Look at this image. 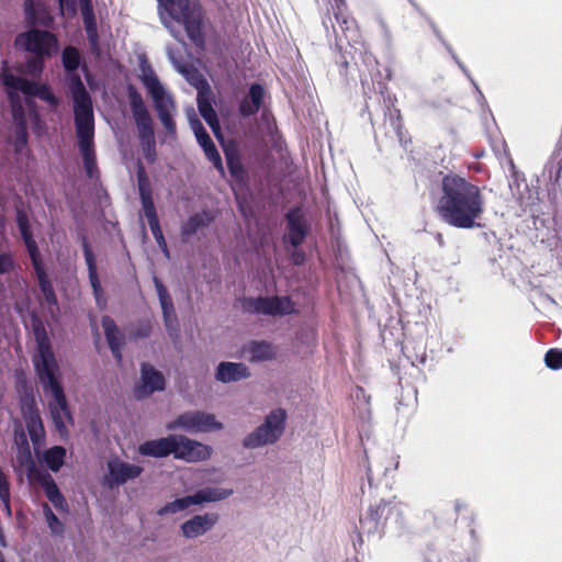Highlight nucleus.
<instances>
[{"label":"nucleus","mask_w":562,"mask_h":562,"mask_svg":"<svg viewBox=\"0 0 562 562\" xmlns=\"http://www.w3.org/2000/svg\"><path fill=\"white\" fill-rule=\"evenodd\" d=\"M146 158L149 160V161H154V158H155V150L153 149V154L151 153H148L146 155Z\"/></svg>","instance_id":"57"},{"label":"nucleus","mask_w":562,"mask_h":562,"mask_svg":"<svg viewBox=\"0 0 562 562\" xmlns=\"http://www.w3.org/2000/svg\"><path fill=\"white\" fill-rule=\"evenodd\" d=\"M367 475H368V480L371 482L372 480H374V477L378 475L374 473L373 471V468L371 464H368L367 465Z\"/></svg>","instance_id":"55"},{"label":"nucleus","mask_w":562,"mask_h":562,"mask_svg":"<svg viewBox=\"0 0 562 562\" xmlns=\"http://www.w3.org/2000/svg\"><path fill=\"white\" fill-rule=\"evenodd\" d=\"M286 412L283 408L271 411L262 425L247 435L243 445L247 448H257L278 441L285 428Z\"/></svg>","instance_id":"8"},{"label":"nucleus","mask_w":562,"mask_h":562,"mask_svg":"<svg viewBox=\"0 0 562 562\" xmlns=\"http://www.w3.org/2000/svg\"><path fill=\"white\" fill-rule=\"evenodd\" d=\"M15 45L33 55L50 57L58 48V38L48 30L32 27L15 37Z\"/></svg>","instance_id":"10"},{"label":"nucleus","mask_w":562,"mask_h":562,"mask_svg":"<svg viewBox=\"0 0 562 562\" xmlns=\"http://www.w3.org/2000/svg\"><path fill=\"white\" fill-rule=\"evenodd\" d=\"M3 86L5 88L7 97H8V100L10 102L11 109L15 108L16 105H23L22 102H21V98L19 95V92H21L20 89L11 88L8 85H3Z\"/></svg>","instance_id":"49"},{"label":"nucleus","mask_w":562,"mask_h":562,"mask_svg":"<svg viewBox=\"0 0 562 562\" xmlns=\"http://www.w3.org/2000/svg\"><path fill=\"white\" fill-rule=\"evenodd\" d=\"M322 24L327 32L331 30L337 42L345 41L349 46L362 44L360 29L346 0H324Z\"/></svg>","instance_id":"5"},{"label":"nucleus","mask_w":562,"mask_h":562,"mask_svg":"<svg viewBox=\"0 0 562 562\" xmlns=\"http://www.w3.org/2000/svg\"><path fill=\"white\" fill-rule=\"evenodd\" d=\"M43 490L46 497L53 504L57 512L61 514L69 513V505L67 503V499L60 492L55 481H52L50 483L46 484V486H44Z\"/></svg>","instance_id":"37"},{"label":"nucleus","mask_w":562,"mask_h":562,"mask_svg":"<svg viewBox=\"0 0 562 562\" xmlns=\"http://www.w3.org/2000/svg\"><path fill=\"white\" fill-rule=\"evenodd\" d=\"M25 428L21 423L14 425V446L16 457H66V449L55 446L45 448V428L34 401L22 406Z\"/></svg>","instance_id":"4"},{"label":"nucleus","mask_w":562,"mask_h":562,"mask_svg":"<svg viewBox=\"0 0 562 562\" xmlns=\"http://www.w3.org/2000/svg\"><path fill=\"white\" fill-rule=\"evenodd\" d=\"M138 452L144 457H210L211 449L184 436L170 435L142 443Z\"/></svg>","instance_id":"6"},{"label":"nucleus","mask_w":562,"mask_h":562,"mask_svg":"<svg viewBox=\"0 0 562 562\" xmlns=\"http://www.w3.org/2000/svg\"><path fill=\"white\" fill-rule=\"evenodd\" d=\"M24 241V245L27 249L29 256L32 261L33 268H37L40 266H43V259L40 252V249L37 247V244L33 237V234L27 235L26 237L22 238Z\"/></svg>","instance_id":"41"},{"label":"nucleus","mask_w":562,"mask_h":562,"mask_svg":"<svg viewBox=\"0 0 562 562\" xmlns=\"http://www.w3.org/2000/svg\"><path fill=\"white\" fill-rule=\"evenodd\" d=\"M265 90L260 83H252L249 88V99L245 98L239 103V113L244 117L256 114L263 103Z\"/></svg>","instance_id":"28"},{"label":"nucleus","mask_w":562,"mask_h":562,"mask_svg":"<svg viewBox=\"0 0 562 562\" xmlns=\"http://www.w3.org/2000/svg\"><path fill=\"white\" fill-rule=\"evenodd\" d=\"M166 380L164 374L156 370L149 363H143L140 367V384L134 387V396L143 400L151 395L154 392L164 391Z\"/></svg>","instance_id":"16"},{"label":"nucleus","mask_w":562,"mask_h":562,"mask_svg":"<svg viewBox=\"0 0 562 562\" xmlns=\"http://www.w3.org/2000/svg\"><path fill=\"white\" fill-rule=\"evenodd\" d=\"M0 82L2 85H8L11 88L20 89V91L26 97L38 98L48 103L50 106L56 108L59 104V99L54 94L47 83L34 82L26 78L13 75L9 71L7 60L2 61Z\"/></svg>","instance_id":"9"},{"label":"nucleus","mask_w":562,"mask_h":562,"mask_svg":"<svg viewBox=\"0 0 562 562\" xmlns=\"http://www.w3.org/2000/svg\"><path fill=\"white\" fill-rule=\"evenodd\" d=\"M212 221L213 216L206 211L195 213L182 224L181 234L183 237H191L201 228L206 227Z\"/></svg>","instance_id":"36"},{"label":"nucleus","mask_w":562,"mask_h":562,"mask_svg":"<svg viewBox=\"0 0 562 562\" xmlns=\"http://www.w3.org/2000/svg\"><path fill=\"white\" fill-rule=\"evenodd\" d=\"M101 324L109 348L117 362L122 361L121 349L124 345V336L120 333L115 322L110 316H103Z\"/></svg>","instance_id":"26"},{"label":"nucleus","mask_w":562,"mask_h":562,"mask_svg":"<svg viewBox=\"0 0 562 562\" xmlns=\"http://www.w3.org/2000/svg\"><path fill=\"white\" fill-rule=\"evenodd\" d=\"M33 333L38 349V353L33 358L34 369L44 392L52 395L48 409L54 428L60 438L66 439L68 426L74 424V418L58 379L59 368L47 331L40 319L33 322Z\"/></svg>","instance_id":"2"},{"label":"nucleus","mask_w":562,"mask_h":562,"mask_svg":"<svg viewBox=\"0 0 562 562\" xmlns=\"http://www.w3.org/2000/svg\"><path fill=\"white\" fill-rule=\"evenodd\" d=\"M198 109L201 116L205 120L209 126L212 128L216 137H221V126L217 119V114L212 106L210 99L205 98L201 92L198 95Z\"/></svg>","instance_id":"35"},{"label":"nucleus","mask_w":562,"mask_h":562,"mask_svg":"<svg viewBox=\"0 0 562 562\" xmlns=\"http://www.w3.org/2000/svg\"><path fill=\"white\" fill-rule=\"evenodd\" d=\"M108 469L109 474L104 476V484L111 488L139 476L143 471L140 467L122 462L120 459H110Z\"/></svg>","instance_id":"18"},{"label":"nucleus","mask_w":562,"mask_h":562,"mask_svg":"<svg viewBox=\"0 0 562 562\" xmlns=\"http://www.w3.org/2000/svg\"><path fill=\"white\" fill-rule=\"evenodd\" d=\"M42 512L45 518V521L50 530V532L55 536H61L65 532L64 522L54 514L52 507L47 503L42 504Z\"/></svg>","instance_id":"39"},{"label":"nucleus","mask_w":562,"mask_h":562,"mask_svg":"<svg viewBox=\"0 0 562 562\" xmlns=\"http://www.w3.org/2000/svg\"><path fill=\"white\" fill-rule=\"evenodd\" d=\"M58 4L61 14H67L68 18L77 15V0H58Z\"/></svg>","instance_id":"46"},{"label":"nucleus","mask_w":562,"mask_h":562,"mask_svg":"<svg viewBox=\"0 0 562 562\" xmlns=\"http://www.w3.org/2000/svg\"><path fill=\"white\" fill-rule=\"evenodd\" d=\"M436 213L452 227H479L485 212L482 188L460 173L449 171L441 177Z\"/></svg>","instance_id":"1"},{"label":"nucleus","mask_w":562,"mask_h":562,"mask_svg":"<svg viewBox=\"0 0 562 562\" xmlns=\"http://www.w3.org/2000/svg\"><path fill=\"white\" fill-rule=\"evenodd\" d=\"M47 57L33 55L32 58L27 59L26 68L29 74L37 75L41 74L44 69L45 59Z\"/></svg>","instance_id":"45"},{"label":"nucleus","mask_w":562,"mask_h":562,"mask_svg":"<svg viewBox=\"0 0 562 562\" xmlns=\"http://www.w3.org/2000/svg\"><path fill=\"white\" fill-rule=\"evenodd\" d=\"M246 311L255 314L283 316L294 312V305L289 296H258L247 299L244 303Z\"/></svg>","instance_id":"13"},{"label":"nucleus","mask_w":562,"mask_h":562,"mask_svg":"<svg viewBox=\"0 0 562 562\" xmlns=\"http://www.w3.org/2000/svg\"><path fill=\"white\" fill-rule=\"evenodd\" d=\"M24 20L29 26L49 29L54 25V18L41 0L23 1Z\"/></svg>","instance_id":"21"},{"label":"nucleus","mask_w":562,"mask_h":562,"mask_svg":"<svg viewBox=\"0 0 562 562\" xmlns=\"http://www.w3.org/2000/svg\"><path fill=\"white\" fill-rule=\"evenodd\" d=\"M245 350L249 353L251 362L271 361L277 358V348L266 340H251Z\"/></svg>","instance_id":"29"},{"label":"nucleus","mask_w":562,"mask_h":562,"mask_svg":"<svg viewBox=\"0 0 562 562\" xmlns=\"http://www.w3.org/2000/svg\"><path fill=\"white\" fill-rule=\"evenodd\" d=\"M395 508L394 502L381 499L379 503L370 506L364 520L361 521L370 525L369 531H376L380 527L384 526Z\"/></svg>","instance_id":"24"},{"label":"nucleus","mask_w":562,"mask_h":562,"mask_svg":"<svg viewBox=\"0 0 562 562\" xmlns=\"http://www.w3.org/2000/svg\"><path fill=\"white\" fill-rule=\"evenodd\" d=\"M82 248L88 267L89 281L94 295L98 297L102 292V288L97 272L95 256L86 236L82 237Z\"/></svg>","instance_id":"32"},{"label":"nucleus","mask_w":562,"mask_h":562,"mask_svg":"<svg viewBox=\"0 0 562 562\" xmlns=\"http://www.w3.org/2000/svg\"><path fill=\"white\" fill-rule=\"evenodd\" d=\"M158 117L169 134L176 133V122L172 119V112L162 113Z\"/></svg>","instance_id":"50"},{"label":"nucleus","mask_w":562,"mask_h":562,"mask_svg":"<svg viewBox=\"0 0 562 562\" xmlns=\"http://www.w3.org/2000/svg\"><path fill=\"white\" fill-rule=\"evenodd\" d=\"M142 70L140 80L153 98L157 115L175 111L176 104L173 99L166 94L164 87L151 67L146 66L143 67Z\"/></svg>","instance_id":"15"},{"label":"nucleus","mask_w":562,"mask_h":562,"mask_svg":"<svg viewBox=\"0 0 562 562\" xmlns=\"http://www.w3.org/2000/svg\"><path fill=\"white\" fill-rule=\"evenodd\" d=\"M37 459H19V465L25 468L26 477L30 484H38L42 486H46V484L54 481L52 475L44 469L42 465H38Z\"/></svg>","instance_id":"30"},{"label":"nucleus","mask_w":562,"mask_h":562,"mask_svg":"<svg viewBox=\"0 0 562 562\" xmlns=\"http://www.w3.org/2000/svg\"><path fill=\"white\" fill-rule=\"evenodd\" d=\"M232 494V488L205 487L199 490L193 495H188L167 503L158 510V515L176 514L187 509L191 505L222 501L229 497Z\"/></svg>","instance_id":"11"},{"label":"nucleus","mask_w":562,"mask_h":562,"mask_svg":"<svg viewBox=\"0 0 562 562\" xmlns=\"http://www.w3.org/2000/svg\"><path fill=\"white\" fill-rule=\"evenodd\" d=\"M191 126L196 137V140L199 145L202 147L206 158L213 164L214 168L221 175H224L225 170L222 162V157L201 121L196 117L192 119Z\"/></svg>","instance_id":"20"},{"label":"nucleus","mask_w":562,"mask_h":562,"mask_svg":"<svg viewBox=\"0 0 562 562\" xmlns=\"http://www.w3.org/2000/svg\"><path fill=\"white\" fill-rule=\"evenodd\" d=\"M0 502L2 504L3 510L10 516L11 515V505H10V483L8 481L7 475L0 469Z\"/></svg>","instance_id":"42"},{"label":"nucleus","mask_w":562,"mask_h":562,"mask_svg":"<svg viewBox=\"0 0 562 562\" xmlns=\"http://www.w3.org/2000/svg\"><path fill=\"white\" fill-rule=\"evenodd\" d=\"M40 290L44 296V303L47 305L48 310L54 313V310L58 311V301L55 294L53 284L46 273L45 267L40 266L34 268Z\"/></svg>","instance_id":"31"},{"label":"nucleus","mask_w":562,"mask_h":562,"mask_svg":"<svg viewBox=\"0 0 562 562\" xmlns=\"http://www.w3.org/2000/svg\"><path fill=\"white\" fill-rule=\"evenodd\" d=\"M149 330H150V326L149 325L143 326L139 329H137L135 335L137 337H147L149 335Z\"/></svg>","instance_id":"54"},{"label":"nucleus","mask_w":562,"mask_h":562,"mask_svg":"<svg viewBox=\"0 0 562 562\" xmlns=\"http://www.w3.org/2000/svg\"><path fill=\"white\" fill-rule=\"evenodd\" d=\"M27 125H14L12 145L16 154H21L27 145Z\"/></svg>","instance_id":"40"},{"label":"nucleus","mask_w":562,"mask_h":562,"mask_svg":"<svg viewBox=\"0 0 562 562\" xmlns=\"http://www.w3.org/2000/svg\"><path fill=\"white\" fill-rule=\"evenodd\" d=\"M467 507V504L464 503H461L460 501H457L454 503V509H456V513L459 514L461 512V509L465 508Z\"/></svg>","instance_id":"56"},{"label":"nucleus","mask_w":562,"mask_h":562,"mask_svg":"<svg viewBox=\"0 0 562 562\" xmlns=\"http://www.w3.org/2000/svg\"><path fill=\"white\" fill-rule=\"evenodd\" d=\"M227 168L231 177L238 183H246L247 181V171L243 166L240 160V156L235 148H225L224 149Z\"/></svg>","instance_id":"33"},{"label":"nucleus","mask_w":562,"mask_h":562,"mask_svg":"<svg viewBox=\"0 0 562 562\" xmlns=\"http://www.w3.org/2000/svg\"><path fill=\"white\" fill-rule=\"evenodd\" d=\"M127 93L131 111L139 133V138L144 144L154 146L155 137L153 120L144 103L143 97L132 85L128 86Z\"/></svg>","instance_id":"12"},{"label":"nucleus","mask_w":562,"mask_h":562,"mask_svg":"<svg viewBox=\"0 0 562 562\" xmlns=\"http://www.w3.org/2000/svg\"><path fill=\"white\" fill-rule=\"evenodd\" d=\"M154 283L159 297L165 326L168 329H173L177 326V316L172 299L167 288L157 277L154 278Z\"/></svg>","instance_id":"25"},{"label":"nucleus","mask_w":562,"mask_h":562,"mask_svg":"<svg viewBox=\"0 0 562 562\" xmlns=\"http://www.w3.org/2000/svg\"><path fill=\"white\" fill-rule=\"evenodd\" d=\"M79 4L90 49L93 54L99 55V32L92 0H79Z\"/></svg>","instance_id":"22"},{"label":"nucleus","mask_w":562,"mask_h":562,"mask_svg":"<svg viewBox=\"0 0 562 562\" xmlns=\"http://www.w3.org/2000/svg\"><path fill=\"white\" fill-rule=\"evenodd\" d=\"M14 125H27L25 110L23 105H16L11 109Z\"/></svg>","instance_id":"48"},{"label":"nucleus","mask_w":562,"mask_h":562,"mask_svg":"<svg viewBox=\"0 0 562 562\" xmlns=\"http://www.w3.org/2000/svg\"><path fill=\"white\" fill-rule=\"evenodd\" d=\"M18 226H19L22 238L26 237L30 234H33L31 231L29 221L25 216H23V215L18 216Z\"/></svg>","instance_id":"51"},{"label":"nucleus","mask_w":562,"mask_h":562,"mask_svg":"<svg viewBox=\"0 0 562 562\" xmlns=\"http://www.w3.org/2000/svg\"><path fill=\"white\" fill-rule=\"evenodd\" d=\"M136 177L143 214L147 218L148 225H151L159 222V218L153 199L151 183L142 162H138Z\"/></svg>","instance_id":"17"},{"label":"nucleus","mask_w":562,"mask_h":562,"mask_svg":"<svg viewBox=\"0 0 562 562\" xmlns=\"http://www.w3.org/2000/svg\"><path fill=\"white\" fill-rule=\"evenodd\" d=\"M286 220V241L294 248L301 246L310 232V226L306 223L300 209H291L285 214Z\"/></svg>","instance_id":"19"},{"label":"nucleus","mask_w":562,"mask_h":562,"mask_svg":"<svg viewBox=\"0 0 562 562\" xmlns=\"http://www.w3.org/2000/svg\"><path fill=\"white\" fill-rule=\"evenodd\" d=\"M187 461H196L198 459L195 458H192V459H186Z\"/></svg>","instance_id":"58"},{"label":"nucleus","mask_w":562,"mask_h":562,"mask_svg":"<svg viewBox=\"0 0 562 562\" xmlns=\"http://www.w3.org/2000/svg\"><path fill=\"white\" fill-rule=\"evenodd\" d=\"M249 376V368L241 362H221L215 373L216 380L223 383L235 382Z\"/></svg>","instance_id":"27"},{"label":"nucleus","mask_w":562,"mask_h":562,"mask_svg":"<svg viewBox=\"0 0 562 562\" xmlns=\"http://www.w3.org/2000/svg\"><path fill=\"white\" fill-rule=\"evenodd\" d=\"M61 63L69 75V90L71 91V79L80 76L76 72L81 64V55L77 47L68 45L61 52Z\"/></svg>","instance_id":"34"},{"label":"nucleus","mask_w":562,"mask_h":562,"mask_svg":"<svg viewBox=\"0 0 562 562\" xmlns=\"http://www.w3.org/2000/svg\"><path fill=\"white\" fill-rule=\"evenodd\" d=\"M218 519L220 516L216 513L195 515L181 525L182 535L188 539L202 536L211 530Z\"/></svg>","instance_id":"23"},{"label":"nucleus","mask_w":562,"mask_h":562,"mask_svg":"<svg viewBox=\"0 0 562 562\" xmlns=\"http://www.w3.org/2000/svg\"><path fill=\"white\" fill-rule=\"evenodd\" d=\"M71 97L74 101V122L77 146L82 157L83 169L89 179H99L94 145V114L90 93L81 78L71 79Z\"/></svg>","instance_id":"3"},{"label":"nucleus","mask_w":562,"mask_h":562,"mask_svg":"<svg viewBox=\"0 0 562 562\" xmlns=\"http://www.w3.org/2000/svg\"><path fill=\"white\" fill-rule=\"evenodd\" d=\"M544 363L551 370L562 369V349H549L544 355Z\"/></svg>","instance_id":"43"},{"label":"nucleus","mask_w":562,"mask_h":562,"mask_svg":"<svg viewBox=\"0 0 562 562\" xmlns=\"http://www.w3.org/2000/svg\"><path fill=\"white\" fill-rule=\"evenodd\" d=\"M169 429L182 428L187 431L206 432L212 430H220L223 424L217 422L215 415L192 411L180 414L169 426Z\"/></svg>","instance_id":"14"},{"label":"nucleus","mask_w":562,"mask_h":562,"mask_svg":"<svg viewBox=\"0 0 562 562\" xmlns=\"http://www.w3.org/2000/svg\"><path fill=\"white\" fill-rule=\"evenodd\" d=\"M387 111L390 113L391 126L393 127L398 142L406 149L407 145L411 144V138L408 137V133L404 127L401 111L398 109H394L392 111L390 108H387Z\"/></svg>","instance_id":"38"},{"label":"nucleus","mask_w":562,"mask_h":562,"mask_svg":"<svg viewBox=\"0 0 562 562\" xmlns=\"http://www.w3.org/2000/svg\"><path fill=\"white\" fill-rule=\"evenodd\" d=\"M14 267V260L11 254H0V274L10 272Z\"/></svg>","instance_id":"47"},{"label":"nucleus","mask_w":562,"mask_h":562,"mask_svg":"<svg viewBox=\"0 0 562 562\" xmlns=\"http://www.w3.org/2000/svg\"><path fill=\"white\" fill-rule=\"evenodd\" d=\"M305 254L302 250H294L291 254V261L295 266H302L305 262Z\"/></svg>","instance_id":"53"},{"label":"nucleus","mask_w":562,"mask_h":562,"mask_svg":"<svg viewBox=\"0 0 562 562\" xmlns=\"http://www.w3.org/2000/svg\"><path fill=\"white\" fill-rule=\"evenodd\" d=\"M44 461L47 468L53 472H58L64 464V459H37Z\"/></svg>","instance_id":"52"},{"label":"nucleus","mask_w":562,"mask_h":562,"mask_svg":"<svg viewBox=\"0 0 562 562\" xmlns=\"http://www.w3.org/2000/svg\"><path fill=\"white\" fill-rule=\"evenodd\" d=\"M149 228L151 231V234L157 243V245L159 246V248L166 254L168 255L169 254V250H168V246H167V241L165 239V236L162 234V231H161V227H160V224L159 222L157 223H154L151 225H149Z\"/></svg>","instance_id":"44"},{"label":"nucleus","mask_w":562,"mask_h":562,"mask_svg":"<svg viewBox=\"0 0 562 562\" xmlns=\"http://www.w3.org/2000/svg\"><path fill=\"white\" fill-rule=\"evenodd\" d=\"M169 4V14L184 26L188 37L199 48L205 47L203 9L200 0H158Z\"/></svg>","instance_id":"7"}]
</instances>
